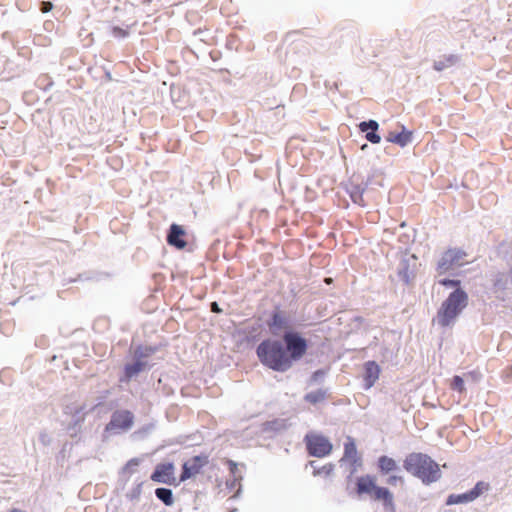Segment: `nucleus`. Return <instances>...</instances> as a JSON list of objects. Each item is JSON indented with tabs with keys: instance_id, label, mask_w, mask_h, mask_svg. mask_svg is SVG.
<instances>
[{
	"instance_id": "1",
	"label": "nucleus",
	"mask_w": 512,
	"mask_h": 512,
	"mask_svg": "<svg viewBox=\"0 0 512 512\" xmlns=\"http://www.w3.org/2000/svg\"><path fill=\"white\" fill-rule=\"evenodd\" d=\"M310 341L297 329H289L280 338H266L256 347L259 362L266 368L285 373L308 352Z\"/></svg>"
},
{
	"instance_id": "2",
	"label": "nucleus",
	"mask_w": 512,
	"mask_h": 512,
	"mask_svg": "<svg viewBox=\"0 0 512 512\" xmlns=\"http://www.w3.org/2000/svg\"><path fill=\"white\" fill-rule=\"evenodd\" d=\"M437 282L445 288L453 289L442 302L440 308L437 310L436 316L433 318V323H437L442 328H447L454 325L458 317L468 306L469 296L463 288L460 279L445 277L439 279Z\"/></svg>"
},
{
	"instance_id": "3",
	"label": "nucleus",
	"mask_w": 512,
	"mask_h": 512,
	"mask_svg": "<svg viewBox=\"0 0 512 512\" xmlns=\"http://www.w3.org/2000/svg\"><path fill=\"white\" fill-rule=\"evenodd\" d=\"M403 469L424 485L437 482L442 477L440 465L428 454L411 452L403 460Z\"/></svg>"
},
{
	"instance_id": "4",
	"label": "nucleus",
	"mask_w": 512,
	"mask_h": 512,
	"mask_svg": "<svg viewBox=\"0 0 512 512\" xmlns=\"http://www.w3.org/2000/svg\"><path fill=\"white\" fill-rule=\"evenodd\" d=\"M356 493L359 496L369 495L372 500L381 502L384 512H395L393 493L387 487L377 485L372 475L357 477Z\"/></svg>"
},
{
	"instance_id": "5",
	"label": "nucleus",
	"mask_w": 512,
	"mask_h": 512,
	"mask_svg": "<svg viewBox=\"0 0 512 512\" xmlns=\"http://www.w3.org/2000/svg\"><path fill=\"white\" fill-rule=\"evenodd\" d=\"M304 443L308 455L316 458L330 455L333 449L330 440L321 434L307 433L304 436Z\"/></svg>"
},
{
	"instance_id": "6",
	"label": "nucleus",
	"mask_w": 512,
	"mask_h": 512,
	"mask_svg": "<svg viewBox=\"0 0 512 512\" xmlns=\"http://www.w3.org/2000/svg\"><path fill=\"white\" fill-rule=\"evenodd\" d=\"M467 256V253L462 248H448L444 251L437 262L436 272L438 276L448 273L455 267L462 266V261Z\"/></svg>"
},
{
	"instance_id": "7",
	"label": "nucleus",
	"mask_w": 512,
	"mask_h": 512,
	"mask_svg": "<svg viewBox=\"0 0 512 512\" xmlns=\"http://www.w3.org/2000/svg\"><path fill=\"white\" fill-rule=\"evenodd\" d=\"M208 463L209 455L205 453L195 455L186 460L181 466L178 483L185 482L188 479L195 477L206 465H208Z\"/></svg>"
},
{
	"instance_id": "8",
	"label": "nucleus",
	"mask_w": 512,
	"mask_h": 512,
	"mask_svg": "<svg viewBox=\"0 0 512 512\" xmlns=\"http://www.w3.org/2000/svg\"><path fill=\"white\" fill-rule=\"evenodd\" d=\"M134 423V415L129 410H117L112 413L110 421L106 424L105 431L118 432L129 430Z\"/></svg>"
},
{
	"instance_id": "9",
	"label": "nucleus",
	"mask_w": 512,
	"mask_h": 512,
	"mask_svg": "<svg viewBox=\"0 0 512 512\" xmlns=\"http://www.w3.org/2000/svg\"><path fill=\"white\" fill-rule=\"evenodd\" d=\"M266 325L271 335L276 337H281L282 333L289 329H295L291 325L289 318L278 307L271 312Z\"/></svg>"
},
{
	"instance_id": "10",
	"label": "nucleus",
	"mask_w": 512,
	"mask_h": 512,
	"mask_svg": "<svg viewBox=\"0 0 512 512\" xmlns=\"http://www.w3.org/2000/svg\"><path fill=\"white\" fill-rule=\"evenodd\" d=\"M339 462L341 466L347 462L349 463L350 469L347 476L348 480H350L357 471V467L362 465V459L358 456L356 443L352 437H348L347 441L344 443V453Z\"/></svg>"
},
{
	"instance_id": "11",
	"label": "nucleus",
	"mask_w": 512,
	"mask_h": 512,
	"mask_svg": "<svg viewBox=\"0 0 512 512\" xmlns=\"http://www.w3.org/2000/svg\"><path fill=\"white\" fill-rule=\"evenodd\" d=\"M489 489V484L484 481H478L475 486L461 494H450L446 499V505L466 504L474 501Z\"/></svg>"
},
{
	"instance_id": "12",
	"label": "nucleus",
	"mask_w": 512,
	"mask_h": 512,
	"mask_svg": "<svg viewBox=\"0 0 512 512\" xmlns=\"http://www.w3.org/2000/svg\"><path fill=\"white\" fill-rule=\"evenodd\" d=\"M174 472L175 466L173 462H161L155 466L150 479L156 483L176 486L179 483L176 481Z\"/></svg>"
},
{
	"instance_id": "13",
	"label": "nucleus",
	"mask_w": 512,
	"mask_h": 512,
	"mask_svg": "<svg viewBox=\"0 0 512 512\" xmlns=\"http://www.w3.org/2000/svg\"><path fill=\"white\" fill-rule=\"evenodd\" d=\"M345 189L354 204L365 206L363 194L367 189V183H364L360 175H353L345 184Z\"/></svg>"
},
{
	"instance_id": "14",
	"label": "nucleus",
	"mask_w": 512,
	"mask_h": 512,
	"mask_svg": "<svg viewBox=\"0 0 512 512\" xmlns=\"http://www.w3.org/2000/svg\"><path fill=\"white\" fill-rule=\"evenodd\" d=\"M186 235L184 226L172 223L166 233V242L177 250H183L187 246Z\"/></svg>"
},
{
	"instance_id": "15",
	"label": "nucleus",
	"mask_w": 512,
	"mask_h": 512,
	"mask_svg": "<svg viewBox=\"0 0 512 512\" xmlns=\"http://www.w3.org/2000/svg\"><path fill=\"white\" fill-rule=\"evenodd\" d=\"M493 291L498 297L512 294V269L508 272H498L493 279Z\"/></svg>"
},
{
	"instance_id": "16",
	"label": "nucleus",
	"mask_w": 512,
	"mask_h": 512,
	"mask_svg": "<svg viewBox=\"0 0 512 512\" xmlns=\"http://www.w3.org/2000/svg\"><path fill=\"white\" fill-rule=\"evenodd\" d=\"M359 131L364 134V138L371 144H379L381 142V136L378 132L379 123L374 119L361 121L357 125Z\"/></svg>"
},
{
	"instance_id": "17",
	"label": "nucleus",
	"mask_w": 512,
	"mask_h": 512,
	"mask_svg": "<svg viewBox=\"0 0 512 512\" xmlns=\"http://www.w3.org/2000/svg\"><path fill=\"white\" fill-rule=\"evenodd\" d=\"M148 367V362L146 360H141L139 358H133V361L130 363H126L123 367V375L120 378V381H130L132 378L138 376L141 372H143Z\"/></svg>"
},
{
	"instance_id": "18",
	"label": "nucleus",
	"mask_w": 512,
	"mask_h": 512,
	"mask_svg": "<svg viewBox=\"0 0 512 512\" xmlns=\"http://www.w3.org/2000/svg\"><path fill=\"white\" fill-rule=\"evenodd\" d=\"M363 370L364 388L370 389L378 380L381 368L376 361L370 360L364 363Z\"/></svg>"
},
{
	"instance_id": "19",
	"label": "nucleus",
	"mask_w": 512,
	"mask_h": 512,
	"mask_svg": "<svg viewBox=\"0 0 512 512\" xmlns=\"http://www.w3.org/2000/svg\"><path fill=\"white\" fill-rule=\"evenodd\" d=\"M376 468L381 476H387L393 472L400 471L396 460L387 455H381L377 458Z\"/></svg>"
},
{
	"instance_id": "20",
	"label": "nucleus",
	"mask_w": 512,
	"mask_h": 512,
	"mask_svg": "<svg viewBox=\"0 0 512 512\" xmlns=\"http://www.w3.org/2000/svg\"><path fill=\"white\" fill-rule=\"evenodd\" d=\"M290 426L291 424L289 423L288 419L275 418L262 423L261 431L263 433L278 434L287 430Z\"/></svg>"
},
{
	"instance_id": "21",
	"label": "nucleus",
	"mask_w": 512,
	"mask_h": 512,
	"mask_svg": "<svg viewBox=\"0 0 512 512\" xmlns=\"http://www.w3.org/2000/svg\"><path fill=\"white\" fill-rule=\"evenodd\" d=\"M460 61V57L456 54L443 55L433 63V69L441 72L447 68L456 65Z\"/></svg>"
},
{
	"instance_id": "22",
	"label": "nucleus",
	"mask_w": 512,
	"mask_h": 512,
	"mask_svg": "<svg viewBox=\"0 0 512 512\" xmlns=\"http://www.w3.org/2000/svg\"><path fill=\"white\" fill-rule=\"evenodd\" d=\"M328 395L329 393L327 388H319L317 390L306 393L303 399L309 404L317 405L318 403L325 401Z\"/></svg>"
},
{
	"instance_id": "23",
	"label": "nucleus",
	"mask_w": 512,
	"mask_h": 512,
	"mask_svg": "<svg viewBox=\"0 0 512 512\" xmlns=\"http://www.w3.org/2000/svg\"><path fill=\"white\" fill-rule=\"evenodd\" d=\"M412 138V131L408 130L405 126H402L401 131L395 132V135H393V144L404 148L412 142Z\"/></svg>"
},
{
	"instance_id": "24",
	"label": "nucleus",
	"mask_w": 512,
	"mask_h": 512,
	"mask_svg": "<svg viewBox=\"0 0 512 512\" xmlns=\"http://www.w3.org/2000/svg\"><path fill=\"white\" fill-rule=\"evenodd\" d=\"M158 351L157 346L151 345H137L133 350V358H139L141 360H145L151 357Z\"/></svg>"
},
{
	"instance_id": "25",
	"label": "nucleus",
	"mask_w": 512,
	"mask_h": 512,
	"mask_svg": "<svg viewBox=\"0 0 512 512\" xmlns=\"http://www.w3.org/2000/svg\"><path fill=\"white\" fill-rule=\"evenodd\" d=\"M155 496L165 506H172L174 504V495H173L172 489H170V488H166V487L156 488Z\"/></svg>"
},
{
	"instance_id": "26",
	"label": "nucleus",
	"mask_w": 512,
	"mask_h": 512,
	"mask_svg": "<svg viewBox=\"0 0 512 512\" xmlns=\"http://www.w3.org/2000/svg\"><path fill=\"white\" fill-rule=\"evenodd\" d=\"M144 481H140L126 494V498L131 502H137L141 496Z\"/></svg>"
},
{
	"instance_id": "27",
	"label": "nucleus",
	"mask_w": 512,
	"mask_h": 512,
	"mask_svg": "<svg viewBox=\"0 0 512 512\" xmlns=\"http://www.w3.org/2000/svg\"><path fill=\"white\" fill-rule=\"evenodd\" d=\"M450 388L453 391L458 392L460 394L465 393L466 387H465L464 379L460 375L453 376V378L451 380Z\"/></svg>"
},
{
	"instance_id": "28",
	"label": "nucleus",
	"mask_w": 512,
	"mask_h": 512,
	"mask_svg": "<svg viewBox=\"0 0 512 512\" xmlns=\"http://www.w3.org/2000/svg\"><path fill=\"white\" fill-rule=\"evenodd\" d=\"M327 372H328V370H326V369H317V370H315L311 374V376H310V378L308 380V384L309 385L321 384L324 381V379H325V377L327 375Z\"/></svg>"
},
{
	"instance_id": "29",
	"label": "nucleus",
	"mask_w": 512,
	"mask_h": 512,
	"mask_svg": "<svg viewBox=\"0 0 512 512\" xmlns=\"http://www.w3.org/2000/svg\"><path fill=\"white\" fill-rule=\"evenodd\" d=\"M398 276L404 284L408 285L410 283L409 265L406 260L402 261L401 268L398 270Z\"/></svg>"
},
{
	"instance_id": "30",
	"label": "nucleus",
	"mask_w": 512,
	"mask_h": 512,
	"mask_svg": "<svg viewBox=\"0 0 512 512\" xmlns=\"http://www.w3.org/2000/svg\"><path fill=\"white\" fill-rule=\"evenodd\" d=\"M111 34L113 37L118 39H125L129 36V30L123 29L119 26H112L111 27Z\"/></svg>"
},
{
	"instance_id": "31",
	"label": "nucleus",
	"mask_w": 512,
	"mask_h": 512,
	"mask_svg": "<svg viewBox=\"0 0 512 512\" xmlns=\"http://www.w3.org/2000/svg\"><path fill=\"white\" fill-rule=\"evenodd\" d=\"M85 413H86L85 406H81L76 409V411L73 415V426L80 425L84 421L83 416Z\"/></svg>"
},
{
	"instance_id": "32",
	"label": "nucleus",
	"mask_w": 512,
	"mask_h": 512,
	"mask_svg": "<svg viewBox=\"0 0 512 512\" xmlns=\"http://www.w3.org/2000/svg\"><path fill=\"white\" fill-rule=\"evenodd\" d=\"M334 468H335V466L333 463H327L320 467V470H319V473H317V476H322V477L327 478L333 473Z\"/></svg>"
},
{
	"instance_id": "33",
	"label": "nucleus",
	"mask_w": 512,
	"mask_h": 512,
	"mask_svg": "<svg viewBox=\"0 0 512 512\" xmlns=\"http://www.w3.org/2000/svg\"><path fill=\"white\" fill-rule=\"evenodd\" d=\"M387 476L388 477L386 479V484H388L390 486H395L397 483H400L401 485H403L405 482L403 476L392 474V473Z\"/></svg>"
},
{
	"instance_id": "34",
	"label": "nucleus",
	"mask_w": 512,
	"mask_h": 512,
	"mask_svg": "<svg viewBox=\"0 0 512 512\" xmlns=\"http://www.w3.org/2000/svg\"><path fill=\"white\" fill-rule=\"evenodd\" d=\"M139 459L138 458H132L130 459L122 468L123 472H132L135 467L139 465Z\"/></svg>"
},
{
	"instance_id": "35",
	"label": "nucleus",
	"mask_w": 512,
	"mask_h": 512,
	"mask_svg": "<svg viewBox=\"0 0 512 512\" xmlns=\"http://www.w3.org/2000/svg\"><path fill=\"white\" fill-rule=\"evenodd\" d=\"M227 465H228L229 472L233 476V478H238V479L240 478L241 479V476L237 475V473H238V464L235 461L228 459L227 460Z\"/></svg>"
},
{
	"instance_id": "36",
	"label": "nucleus",
	"mask_w": 512,
	"mask_h": 512,
	"mask_svg": "<svg viewBox=\"0 0 512 512\" xmlns=\"http://www.w3.org/2000/svg\"><path fill=\"white\" fill-rule=\"evenodd\" d=\"M39 9L42 13H48L53 9V3L50 1H41Z\"/></svg>"
},
{
	"instance_id": "37",
	"label": "nucleus",
	"mask_w": 512,
	"mask_h": 512,
	"mask_svg": "<svg viewBox=\"0 0 512 512\" xmlns=\"http://www.w3.org/2000/svg\"><path fill=\"white\" fill-rule=\"evenodd\" d=\"M206 32H207L206 29L198 28V29L194 30L193 35L196 36V37H199L200 41L206 42L207 40L205 39V37H203V35Z\"/></svg>"
},
{
	"instance_id": "38",
	"label": "nucleus",
	"mask_w": 512,
	"mask_h": 512,
	"mask_svg": "<svg viewBox=\"0 0 512 512\" xmlns=\"http://www.w3.org/2000/svg\"><path fill=\"white\" fill-rule=\"evenodd\" d=\"M308 465L313 469V475L314 476H317V473H319V470H320V465L318 464L317 461L315 460H312V461H309L308 462Z\"/></svg>"
},
{
	"instance_id": "39",
	"label": "nucleus",
	"mask_w": 512,
	"mask_h": 512,
	"mask_svg": "<svg viewBox=\"0 0 512 512\" xmlns=\"http://www.w3.org/2000/svg\"><path fill=\"white\" fill-rule=\"evenodd\" d=\"M210 310L216 314H221L223 312L222 308H220L219 304L216 301L210 303Z\"/></svg>"
},
{
	"instance_id": "40",
	"label": "nucleus",
	"mask_w": 512,
	"mask_h": 512,
	"mask_svg": "<svg viewBox=\"0 0 512 512\" xmlns=\"http://www.w3.org/2000/svg\"><path fill=\"white\" fill-rule=\"evenodd\" d=\"M393 135H395V132L389 131L388 134L385 136V140L389 143H393Z\"/></svg>"
},
{
	"instance_id": "41",
	"label": "nucleus",
	"mask_w": 512,
	"mask_h": 512,
	"mask_svg": "<svg viewBox=\"0 0 512 512\" xmlns=\"http://www.w3.org/2000/svg\"><path fill=\"white\" fill-rule=\"evenodd\" d=\"M238 481V478H233L231 481H227V486L231 489H233L236 485V482Z\"/></svg>"
},
{
	"instance_id": "42",
	"label": "nucleus",
	"mask_w": 512,
	"mask_h": 512,
	"mask_svg": "<svg viewBox=\"0 0 512 512\" xmlns=\"http://www.w3.org/2000/svg\"><path fill=\"white\" fill-rule=\"evenodd\" d=\"M153 428H154L153 425H147V426L142 428V432L149 433Z\"/></svg>"
},
{
	"instance_id": "43",
	"label": "nucleus",
	"mask_w": 512,
	"mask_h": 512,
	"mask_svg": "<svg viewBox=\"0 0 512 512\" xmlns=\"http://www.w3.org/2000/svg\"><path fill=\"white\" fill-rule=\"evenodd\" d=\"M364 183H367V187L371 184V178L368 177L366 180H364Z\"/></svg>"
},
{
	"instance_id": "44",
	"label": "nucleus",
	"mask_w": 512,
	"mask_h": 512,
	"mask_svg": "<svg viewBox=\"0 0 512 512\" xmlns=\"http://www.w3.org/2000/svg\"><path fill=\"white\" fill-rule=\"evenodd\" d=\"M367 148H368V144H366V143L361 146V150H366Z\"/></svg>"
},
{
	"instance_id": "45",
	"label": "nucleus",
	"mask_w": 512,
	"mask_h": 512,
	"mask_svg": "<svg viewBox=\"0 0 512 512\" xmlns=\"http://www.w3.org/2000/svg\"><path fill=\"white\" fill-rule=\"evenodd\" d=\"M98 405H101V402H98V404L93 405V407H90V409H89V410H90V411H91V410H93L94 408L98 407Z\"/></svg>"
},
{
	"instance_id": "46",
	"label": "nucleus",
	"mask_w": 512,
	"mask_h": 512,
	"mask_svg": "<svg viewBox=\"0 0 512 512\" xmlns=\"http://www.w3.org/2000/svg\"><path fill=\"white\" fill-rule=\"evenodd\" d=\"M98 405H101V402H98V404L93 405V407H90V409H89V410H90V411H91V410H93L94 408L98 407Z\"/></svg>"
},
{
	"instance_id": "47",
	"label": "nucleus",
	"mask_w": 512,
	"mask_h": 512,
	"mask_svg": "<svg viewBox=\"0 0 512 512\" xmlns=\"http://www.w3.org/2000/svg\"><path fill=\"white\" fill-rule=\"evenodd\" d=\"M98 405H101V402H98V404L93 405V407H90V409H89V410H90V411H91V410H93L94 408L98 407Z\"/></svg>"
},
{
	"instance_id": "48",
	"label": "nucleus",
	"mask_w": 512,
	"mask_h": 512,
	"mask_svg": "<svg viewBox=\"0 0 512 512\" xmlns=\"http://www.w3.org/2000/svg\"><path fill=\"white\" fill-rule=\"evenodd\" d=\"M98 405H101V402H98V404L93 405V407H90V409H89V410H90V411H91V410H93L94 408L98 407Z\"/></svg>"
},
{
	"instance_id": "49",
	"label": "nucleus",
	"mask_w": 512,
	"mask_h": 512,
	"mask_svg": "<svg viewBox=\"0 0 512 512\" xmlns=\"http://www.w3.org/2000/svg\"><path fill=\"white\" fill-rule=\"evenodd\" d=\"M40 438H41V440H42V442H43V443H44V441H46V438H45V435H44V434H42V435L40 436Z\"/></svg>"
},
{
	"instance_id": "50",
	"label": "nucleus",
	"mask_w": 512,
	"mask_h": 512,
	"mask_svg": "<svg viewBox=\"0 0 512 512\" xmlns=\"http://www.w3.org/2000/svg\"><path fill=\"white\" fill-rule=\"evenodd\" d=\"M40 438H41V440H42V442H43V443H44V441H46V438H45V435H44V434H42V435L40 436Z\"/></svg>"
},
{
	"instance_id": "51",
	"label": "nucleus",
	"mask_w": 512,
	"mask_h": 512,
	"mask_svg": "<svg viewBox=\"0 0 512 512\" xmlns=\"http://www.w3.org/2000/svg\"><path fill=\"white\" fill-rule=\"evenodd\" d=\"M52 85H53V82H52V81H50V82L48 83L47 87H50V86H52Z\"/></svg>"
}]
</instances>
